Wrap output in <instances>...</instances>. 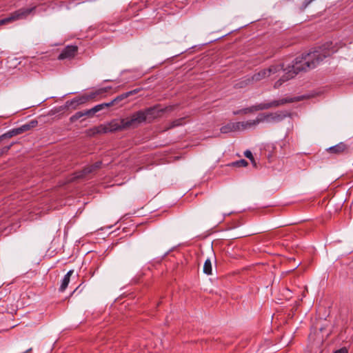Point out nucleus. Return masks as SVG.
<instances>
[{
  "label": "nucleus",
  "mask_w": 353,
  "mask_h": 353,
  "mask_svg": "<svg viewBox=\"0 0 353 353\" xmlns=\"http://www.w3.org/2000/svg\"><path fill=\"white\" fill-rule=\"evenodd\" d=\"M331 45L332 43H326L318 50L302 54L301 56L297 57L293 61L292 64L288 68H284L283 64H279L272 65L268 68L263 69L252 75L251 78H248V83L260 81L283 70L285 74L274 85V88H278L284 82L294 78L300 72L307 71L316 68L325 58L334 54L336 50H330Z\"/></svg>",
  "instance_id": "obj_1"
},
{
  "label": "nucleus",
  "mask_w": 353,
  "mask_h": 353,
  "mask_svg": "<svg viewBox=\"0 0 353 353\" xmlns=\"http://www.w3.org/2000/svg\"><path fill=\"white\" fill-rule=\"evenodd\" d=\"M300 101L299 97L283 98V99H281L279 100H274L269 103H261L259 104H256V105H252L250 107L243 108V109L239 110V112H234V114H236L241 112V113L246 114L256 112V111L268 110L272 108H276L280 105H283L285 103H293L294 101Z\"/></svg>",
  "instance_id": "obj_2"
},
{
  "label": "nucleus",
  "mask_w": 353,
  "mask_h": 353,
  "mask_svg": "<svg viewBox=\"0 0 353 353\" xmlns=\"http://www.w3.org/2000/svg\"><path fill=\"white\" fill-rule=\"evenodd\" d=\"M105 92V89H99L95 92L83 94L82 96L76 97L70 101H67L66 106L72 107L75 109L79 105L83 104L90 100L94 99L97 96L103 94Z\"/></svg>",
  "instance_id": "obj_3"
},
{
  "label": "nucleus",
  "mask_w": 353,
  "mask_h": 353,
  "mask_svg": "<svg viewBox=\"0 0 353 353\" xmlns=\"http://www.w3.org/2000/svg\"><path fill=\"white\" fill-rule=\"evenodd\" d=\"M34 9L31 8H21L14 12L10 14V15L6 18L0 20V26L5 25L14 21L26 18Z\"/></svg>",
  "instance_id": "obj_4"
},
{
  "label": "nucleus",
  "mask_w": 353,
  "mask_h": 353,
  "mask_svg": "<svg viewBox=\"0 0 353 353\" xmlns=\"http://www.w3.org/2000/svg\"><path fill=\"white\" fill-rule=\"evenodd\" d=\"M143 122H145V116L141 110L135 112L130 117L124 119V125L127 129L136 128Z\"/></svg>",
  "instance_id": "obj_5"
},
{
  "label": "nucleus",
  "mask_w": 353,
  "mask_h": 353,
  "mask_svg": "<svg viewBox=\"0 0 353 353\" xmlns=\"http://www.w3.org/2000/svg\"><path fill=\"white\" fill-rule=\"evenodd\" d=\"M101 161H97L92 165L85 167L83 170L79 172H76L74 174L72 180L79 179H87L89 174L96 172V171L101 168Z\"/></svg>",
  "instance_id": "obj_6"
},
{
  "label": "nucleus",
  "mask_w": 353,
  "mask_h": 353,
  "mask_svg": "<svg viewBox=\"0 0 353 353\" xmlns=\"http://www.w3.org/2000/svg\"><path fill=\"white\" fill-rule=\"evenodd\" d=\"M37 123H38L37 121L32 120L29 123H26L19 128H14V129L9 130L8 132H7L4 134H3L1 137L11 138L14 136H17L18 134H20L24 132H26V131L30 130L31 128L36 127L37 125Z\"/></svg>",
  "instance_id": "obj_7"
},
{
  "label": "nucleus",
  "mask_w": 353,
  "mask_h": 353,
  "mask_svg": "<svg viewBox=\"0 0 353 353\" xmlns=\"http://www.w3.org/2000/svg\"><path fill=\"white\" fill-rule=\"evenodd\" d=\"M159 105H154L145 110H141L145 116V121L150 123L154 119L160 117L161 114L163 113L164 110L163 109H159Z\"/></svg>",
  "instance_id": "obj_8"
},
{
  "label": "nucleus",
  "mask_w": 353,
  "mask_h": 353,
  "mask_svg": "<svg viewBox=\"0 0 353 353\" xmlns=\"http://www.w3.org/2000/svg\"><path fill=\"white\" fill-rule=\"evenodd\" d=\"M78 52V47L77 46H67L65 47L58 56L59 60L72 59H73Z\"/></svg>",
  "instance_id": "obj_9"
},
{
  "label": "nucleus",
  "mask_w": 353,
  "mask_h": 353,
  "mask_svg": "<svg viewBox=\"0 0 353 353\" xmlns=\"http://www.w3.org/2000/svg\"><path fill=\"white\" fill-rule=\"evenodd\" d=\"M347 151L348 146L343 142H341L336 144V145L330 147L329 148L327 149V152L328 153L336 156L343 154L344 153H347Z\"/></svg>",
  "instance_id": "obj_10"
},
{
  "label": "nucleus",
  "mask_w": 353,
  "mask_h": 353,
  "mask_svg": "<svg viewBox=\"0 0 353 353\" xmlns=\"http://www.w3.org/2000/svg\"><path fill=\"white\" fill-rule=\"evenodd\" d=\"M240 122L235 123H229L223 126H222L220 129L221 133L226 134L230 132H235L240 130Z\"/></svg>",
  "instance_id": "obj_11"
},
{
  "label": "nucleus",
  "mask_w": 353,
  "mask_h": 353,
  "mask_svg": "<svg viewBox=\"0 0 353 353\" xmlns=\"http://www.w3.org/2000/svg\"><path fill=\"white\" fill-rule=\"evenodd\" d=\"M108 125L110 132L127 129V127H125L124 125V119H121L119 122L117 121H112L108 124Z\"/></svg>",
  "instance_id": "obj_12"
},
{
  "label": "nucleus",
  "mask_w": 353,
  "mask_h": 353,
  "mask_svg": "<svg viewBox=\"0 0 353 353\" xmlns=\"http://www.w3.org/2000/svg\"><path fill=\"white\" fill-rule=\"evenodd\" d=\"M139 90H140V89H134L133 90H130L129 92L123 93V94L117 96V97H115L114 99H112V101L114 105H117L121 101L125 99L126 98L138 93L139 92Z\"/></svg>",
  "instance_id": "obj_13"
},
{
  "label": "nucleus",
  "mask_w": 353,
  "mask_h": 353,
  "mask_svg": "<svg viewBox=\"0 0 353 353\" xmlns=\"http://www.w3.org/2000/svg\"><path fill=\"white\" fill-rule=\"evenodd\" d=\"M90 134L94 135L96 134H105L110 132V130L108 128V125H100L97 127H94L90 130Z\"/></svg>",
  "instance_id": "obj_14"
},
{
  "label": "nucleus",
  "mask_w": 353,
  "mask_h": 353,
  "mask_svg": "<svg viewBox=\"0 0 353 353\" xmlns=\"http://www.w3.org/2000/svg\"><path fill=\"white\" fill-rule=\"evenodd\" d=\"M268 119H270V122H279L281 121L286 115L283 114L281 112H276L274 113H268Z\"/></svg>",
  "instance_id": "obj_15"
},
{
  "label": "nucleus",
  "mask_w": 353,
  "mask_h": 353,
  "mask_svg": "<svg viewBox=\"0 0 353 353\" xmlns=\"http://www.w3.org/2000/svg\"><path fill=\"white\" fill-rule=\"evenodd\" d=\"M212 262L210 259H207L203 265V272L208 275L212 274Z\"/></svg>",
  "instance_id": "obj_16"
},
{
  "label": "nucleus",
  "mask_w": 353,
  "mask_h": 353,
  "mask_svg": "<svg viewBox=\"0 0 353 353\" xmlns=\"http://www.w3.org/2000/svg\"><path fill=\"white\" fill-rule=\"evenodd\" d=\"M240 123H241V125H240L241 130H245L257 125L256 123H255V119L250 120L245 122H240Z\"/></svg>",
  "instance_id": "obj_17"
},
{
  "label": "nucleus",
  "mask_w": 353,
  "mask_h": 353,
  "mask_svg": "<svg viewBox=\"0 0 353 353\" xmlns=\"http://www.w3.org/2000/svg\"><path fill=\"white\" fill-rule=\"evenodd\" d=\"M270 122V119H268V113L259 114L256 119H255V123L258 125L261 122Z\"/></svg>",
  "instance_id": "obj_18"
},
{
  "label": "nucleus",
  "mask_w": 353,
  "mask_h": 353,
  "mask_svg": "<svg viewBox=\"0 0 353 353\" xmlns=\"http://www.w3.org/2000/svg\"><path fill=\"white\" fill-rule=\"evenodd\" d=\"M185 118H179L172 121L167 129H172L173 128L182 125L184 123Z\"/></svg>",
  "instance_id": "obj_19"
},
{
  "label": "nucleus",
  "mask_w": 353,
  "mask_h": 353,
  "mask_svg": "<svg viewBox=\"0 0 353 353\" xmlns=\"http://www.w3.org/2000/svg\"><path fill=\"white\" fill-rule=\"evenodd\" d=\"M248 165V163L245 159H241L239 161H234L230 164L233 167H246Z\"/></svg>",
  "instance_id": "obj_20"
},
{
  "label": "nucleus",
  "mask_w": 353,
  "mask_h": 353,
  "mask_svg": "<svg viewBox=\"0 0 353 353\" xmlns=\"http://www.w3.org/2000/svg\"><path fill=\"white\" fill-rule=\"evenodd\" d=\"M69 282H70V279H68V277H65L64 276L63 279L61 281V285L59 288V291L60 292L65 291L69 284Z\"/></svg>",
  "instance_id": "obj_21"
},
{
  "label": "nucleus",
  "mask_w": 353,
  "mask_h": 353,
  "mask_svg": "<svg viewBox=\"0 0 353 353\" xmlns=\"http://www.w3.org/2000/svg\"><path fill=\"white\" fill-rule=\"evenodd\" d=\"M83 117V112L82 111H79V112H76L74 114H73L70 118V122L74 123V122L77 121L78 119H81Z\"/></svg>",
  "instance_id": "obj_22"
},
{
  "label": "nucleus",
  "mask_w": 353,
  "mask_h": 353,
  "mask_svg": "<svg viewBox=\"0 0 353 353\" xmlns=\"http://www.w3.org/2000/svg\"><path fill=\"white\" fill-rule=\"evenodd\" d=\"M244 155L245 157H247L248 159H249L251 161V162L254 165V166H256V162H255L253 154L251 151H250L248 150L245 151Z\"/></svg>",
  "instance_id": "obj_23"
},
{
  "label": "nucleus",
  "mask_w": 353,
  "mask_h": 353,
  "mask_svg": "<svg viewBox=\"0 0 353 353\" xmlns=\"http://www.w3.org/2000/svg\"><path fill=\"white\" fill-rule=\"evenodd\" d=\"M82 112L83 114V117L87 116L88 117H92L95 114L94 112H92V108L90 110H83Z\"/></svg>",
  "instance_id": "obj_24"
},
{
  "label": "nucleus",
  "mask_w": 353,
  "mask_h": 353,
  "mask_svg": "<svg viewBox=\"0 0 353 353\" xmlns=\"http://www.w3.org/2000/svg\"><path fill=\"white\" fill-rule=\"evenodd\" d=\"M11 145H6L0 148V157L3 156L4 154L7 153L8 150L10 149Z\"/></svg>",
  "instance_id": "obj_25"
},
{
  "label": "nucleus",
  "mask_w": 353,
  "mask_h": 353,
  "mask_svg": "<svg viewBox=\"0 0 353 353\" xmlns=\"http://www.w3.org/2000/svg\"><path fill=\"white\" fill-rule=\"evenodd\" d=\"M102 110H103V106H102L101 103L98 104L92 108V112H94V113H97Z\"/></svg>",
  "instance_id": "obj_26"
},
{
  "label": "nucleus",
  "mask_w": 353,
  "mask_h": 353,
  "mask_svg": "<svg viewBox=\"0 0 353 353\" xmlns=\"http://www.w3.org/2000/svg\"><path fill=\"white\" fill-rule=\"evenodd\" d=\"M250 83H248V79H245L244 81H241L239 83H238V85H239V88H243V87L248 85Z\"/></svg>",
  "instance_id": "obj_27"
},
{
  "label": "nucleus",
  "mask_w": 353,
  "mask_h": 353,
  "mask_svg": "<svg viewBox=\"0 0 353 353\" xmlns=\"http://www.w3.org/2000/svg\"><path fill=\"white\" fill-rule=\"evenodd\" d=\"M102 106H103V109L105 108H109V107H111L112 105H114L112 100L108 103H101Z\"/></svg>",
  "instance_id": "obj_28"
},
{
  "label": "nucleus",
  "mask_w": 353,
  "mask_h": 353,
  "mask_svg": "<svg viewBox=\"0 0 353 353\" xmlns=\"http://www.w3.org/2000/svg\"><path fill=\"white\" fill-rule=\"evenodd\" d=\"M269 235H270L271 236H278V237H280L283 235L281 231H276V232H273L272 233H270Z\"/></svg>",
  "instance_id": "obj_29"
},
{
  "label": "nucleus",
  "mask_w": 353,
  "mask_h": 353,
  "mask_svg": "<svg viewBox=\"0 0 353 353\" xmlns=\"http://www.w3.org/2000/svg\"><path fill=\"white\" fill-rule=\"evenodd\" d=\"M334 353H348V350L346 347H342L339 350H337Z\"/></svg>",
  "instance_id": "obj_30"
},
{
  "label": "nucleus",
  "mask_w": 353,
  "mask_h": 353,
  "mask_svg": "<svg viewBox=\"0 0 353 353\" xmlns=\"http://www.w3.org/2000/svg\"><path fill=\"white\" fill-rule=\"evenodd\" d=\"M74 271L70 270L67 272V274L65 275V277H68V279H70L71 275L73 274Z\"/></svg>",
  "instance_id": "obj_31"
},
{
  "label": "nucleus",
  "mask_w": 353,
  "mask_h": 353,
  "mask_svg": "<svg viewBox=\"0 0 353 353\" xmlns=\"http://www.w3.org/2000/svg\"><path fill=\"white\" fill-rule=\"evenodd\" d=\"M32 351V348H29L28 350H27L26 352H23V353H27V352H29Z\"/></svg>",
  "instance_id": "obj_32"
}]
</instances>
